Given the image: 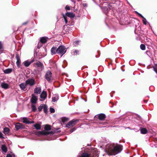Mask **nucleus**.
<instances>
[{
    "label": "nucleus",
    "mask_w": 157,
    "mask_h": 157,
    "mask_svg": "<svg viewBox=\"0 0 157 157\" xmlns=\"http://www.w3.org/2000/svg\"><path fill=\"white\" fill-rule=\"evenodd\" d=\"M122 147L121 145L108 144L106 147V151L108 155H115L120 153L122 150Z\"/></svg>",
    "instance_id": "nucleus-1"
},
{
    "label": "nucleus",
    "mask_w": 157,
    "mask_h": 157,
    "mask_svg": "<svg viewBox=\"0 0 157 157\" xmlns=\"http://www.w3.org/2000/svg\"><path fill=\"white\" fill-rule=\"evenodd\" d=\"M67 50V48H65L64 46L63 45L59 46L57 48V53L59 54H61V57L65 53Z\"/></svg>",
    "instance_id": "nucleus-2"
},
{
    "label": "nucleus",
    "mask_w": 157,
    "mask_h": 157,
    "mask_svg": "<svg viewBox=\"0 0 157 157\" xmlns=\"http://www.w3.org/2000/svg\"><path fill=\"white\" fill-rule=\"evenodd\" d=\"M78 121V120H73L69 121L66 125V127L67 128H70L76 124Z\"/></svg>",
    "instance_id": "nucleus-3"
},
{
    "label": "nucleus",
    "mask_w": 157,
    "mask_h": 157,
    "mask_svg": "<svg viewBox=\"0 0 157 157\" xmlns=\"http://www.w3.org/2000/svg\"><path fill=\"white\" fill-rule=\"evenodd\" d=\"M25 82L27 85H29L30 86H32L34 85L35 84V81L33 78H30L27 79Z\"/></svg>",
    "instance_id": "nucleus-4"
},
{
    "label": "nucleus",
    "mask_w": 157,
    "mask_h": 157,
    "mask_svg": "<svg viewBox=\"0 0 157 157\" xmlns=\"http://www.w3.org/2000/svg\"><path fill=\"white\" fill-rule=\"evenodd\" d=\"M52 76V73L49 71H47L45 75V78L48 81H50L51 80Z\"/></svg>",
    "instance_id": "nucleus-5"
},
{
    "label": "nucleus",
    "mask_w": 157,
    "mask_h": 157,
    "mask_svg": "<svg viewBox=\"0 0 157 157\" xmlns=\"http://www.w3.org/2000/svg\"><path fill=\"white\" fill-rule=\"evenodd\" d=\"M47 96V92L45 91H43L40 95V97L41 98L40 100V101H44L46 98Z\"/></svg>",
    "instance_id": "nucleus-6"
},
{
    "label": "nucleus",
    "mask_w": 157,
    "mask_h": 157,
    "mask_svg": "<svg viewBox=\"0 0 157 157\" xmlns=\"http://www.w3.org/2000/svg\"><path fill=\"white\" fill-rule=\"evenodd\" d=\"M37 100V97L34 94H33L32 95V98L31 99V101L32 103L33 104H36V102Z\"/></svg>",
    "instance_id": "nucleus-7"
},
{
    "label": "nucleus",
    "mask_w": 157,
    "mask_h": 157,
    "mask_svg": "<svg viewBox=\"0 0 157 157\" xmlns=\"http://www.w3.org/2000/svg\"><path fill=\"white\" fill-rule=\"evenodd\" d=\"M49 134V133L48 132L45 131H38L37 132H35V134L38 136H39L41 135H48Z\"/></svg>",
    "instance_id": "nucleus-8"
},
{
    "label": "nucleus",
    "mask_w": 157,
    "mask_h": 157,
    "mask_svg": "<svg viewBox=\"0 0 157 157\" xmlns=\"http://www.w3.org/2000/svg\"><path fill=\"white\" fill-rule=\"evenodd\" d=\"M15 127L16 129L18 130L21 128H24L25 126L20 123H17L15 124Z\"/></svg>",
    "instance_id": "nucleus-9"
},
{
    "label": "nucleus",
    "mask_w": 157,
    "mask_h": 157,
    "mask_svg": "<svg viewBox=\"0 0 157 157\" xmlns=\"http://www.w3.org/2000/svg\"><path fill=\"white\" fill-rule=\"evenodd\" d=\"M34 61V60L33 59L32 60L30 61H29V60H26L24 61L23 63V64L26 67H28L31 63H33Z\"/></svg>",
    "instance_id": "nucleus-10"
},
{
    "label": "nucleus",
    "mask_w": 157,
    "mask_h": 157,
    "mask_svg": "<svg viewBox=\"0 0 157 157\" xmlns=\"http://www.w3.org/2000/svg\"><path fill=\"white\" fill-rule=\"evenodd\" d=\"M16 58L17 59L16 64L18 67H19L21 63V60L20 57L18 54L16 56Z\"/></svg>",
    "instance_id": "nucleus-11"
},
{
    "label": "nucleus",
    "mask_w": 157,
    "mask_h": 157,
    "mask_svg": "<svg viewBox=\"0 0 157 157\" xmlns=\"http://www.w3.org/2000/svg\"><path fill=\"white\" fill-rule=\"evenodd\" d=\"M1 86L4 89H7L9 88V85L6 83L3 82L1 84Z\"/></svg>",
    "instance_id": "nucleus-12"
},
{
    "label": "nucleus",
    "mask_w": 157,
    "mask_h": 157,
    "mask_svg": "<svg viewBox=\"0 0 157 157\" xmlns=\"http://www.w3.org/2000/svg\"><path fill=\"white\" fill-rule=\"evenodd\" d=\"M23 121L24 123L26 124L33 123H34V121H30L27 118L25 117H24L23 118Z\"/></svg>",
    "instance_id": "nucleus-13"
},
{
    "label": "nucleus",
    "mask_w": 157,
    "mask_h": 157,
    "mask_svg": "<svg viewBox=\"0 0 157 157\" xmlns=\"http://www.w3.org/2000/svg\"><path fill=\"white\" fill-rule=\"evenodd\" d=\"M3 132L6 135H9L10 134V130L9 128L5 127L4 128Z\"/></svg>",
    "instance_id": "nucleus-14"
},
{
    "label": "nucleus",
    "mask_w": 157,
    "mask_h": 157,
    "mask_svg": "<svg viewBox=\"0 0 157 157\" xmlns=\"http://www.w3.org/2000/svg\"><path fill=\"white\" fill-rule=\"evenodd\" d=\"M27 85L26 82H23L21 83L19 85V86L20 88L22 90H25L26 86Z\"/></svg>",
    "instance_id": "nucleus-15"
},
{
    "label": "nucleus",
    "mask_w": 157,
    "mask_h": 157,
    "mask_svg": "<svg viewBox=\"0 0 157 157\" xmlns=\"http://www.w3.org/2000/svg\"><path fill=\"white\" fill-rule=\"evenodd\" d=\"M41 92V88L40 87H36L34 90V92L37 94H40Z\"/></svg>",
    "instance_id": "nucleus-16"
},
{
    "label": "nucleus",
    "mask_w": 157,
    "mask_h": 157,
    "mask_svg": "<svg viewBox=\"0 0 157 157\" xmlns=\"http://www.w3.org/2000/svg\"><path fill=\"white\" fill-rule=\"evenodd\" d=\"M51 54L52 55H54L57 53V48L56 47H53L51 49Z\"/></svg>",
    "instance_id": "nucleus-17"
},
{
    "label": "nucleus",
    "mask_w": 157,
    "mask_h": 157,
    "mask_svg": "<svg viewBox=\"0 0 157 157\" xmlns=\"http://www.w3.org/2000/svg\"><path fill=\"white\" fill-rule=\"evenodd\" d=\"M65 16H67L69 17L73 18L75 16V14L73 13L67 12L66 13Z\"/></svg>",
    "instance_id": "nucleus-18"
},
{
    "label": "nucleus",
    "mask_w": 157,
    "mask_h": 157,
    "mask_svg": "<svg viewBox=\"0 0 157 157\" xmlns=\"http://www.w3.org/2000/svg\"><path fill=\"white\" fill-rule=\"evenodd\" d=\"M35 64L37 67L40 68L41 70H42L43 68L44 67L43 65L40 62L37 61L35 63Z\"/></svg>",
    "instance_id": "nucleus-19"
},
{
    "label": "nucleus",
    "mask_w": 157,
    "mask_h": 157,
    "mask_svg": "<svg viewBox=\"0 0 157 157\" xmlns=\"http://www.w3.org/2000/svg\"><path fill=\"white\" fill-rule=\"evenodd\" d=\"M47 40V38L45 37H43L40 38V41L43 44L45 43Z\"/></svg>",
    "instance_id": "nucleus-20"
},
{
    "label": "nucleus",
    "mask_w": 157,
    "mask_h": 157,
    "mask_svg": "<svg viewBox=\"0 0 157 157\" xmlns=\"http://www.w3.org/2000/svg\"><path fill=\"white\" fill-rule=\"evenodd\" d=\"M98 117L99 120H101L104 119L105 117V115L103 113L99 114L98 116Z\"/></svg>",
    "instance_id": "nucleus-21"
},
{
    "label": "nucleus",
    "mask_w": 157,
    "mask_h": 157,
    "mask_svg": "<svg viewBox=\"0 0 157 157\" xmlns=\"http://www.w3.org/2000/svg\"><path fill=\"white\" fill-rule=\"evenodd\" d=\"M2 152L6 153L7 151V148L5 145H2L1 147Z\"/></svg>",
    "instance_id": "nucleus-22"
},
{
    "label": "nucleus",
    "mask_w": 157,
    "mask_h": 157,
    "mask_svg": "<svg viewBox=\"0 0 157 157\" xmlns=\"http://www.w3.org/2000/svg\"><path fill=\"white\" fill-rule=\"evenodd\" d=\"M34 127L37 130L40 129L41 128V124H36L34 125Z\"/></svg>",
    "instance_id": "nucleus-23"
},
{
    "label": "nucleus",
    "mask_w": 157,
    "mask_h": 157,
    "mask_svg": "<svg viewBox=\"0 0 157 157\" xmlns=\"http://www.w3.org/2000/svg\"><path fill=\"white\" fill-rule=\"evenodd\" d=\"M12 71V69L10 68H8L5 70L4 72L5 73L9 74Z\"/></svg>",
    "instance_id": "nucleus-24"
},
{
    "label": "nucleus",
    "mask_w": 157,
    "mask_h": 157,
    "mask_svg": "<svg viewBox=\"0 0 157 157\" xmlns=\"http://www.w3.org/2000/svg\"><path fill=\"white\" fill-rule=\"evenodd\" d=\"M90 156L89 154L86 153H84L79 157H90Z\"/></svg>",
    "instance_id": "nucleus-25"
},
{
    "label": "nucleus",
    "mask_w": 157,
    "mask_h": 157,
    "mask_svg": "<svg viewBox=\"0 0 157 157\" xmlns=\"http://www.w3.org/2000/svg\"><path fill=\"white\" fill-rule=\"evenodd\" d=\"M141 133L143 134H146L147 132V130L145 128H142L140 130Z\"/></svg>",
    "instance_id": "nucleus-26"
},
{
    "label": "nucleus",
    "mask_w": 157,
    "mask_h": 157,
    "mask_svg": "<svg viewBox=\"0 0 157 157\" xmlns=\"http://www.w3.org/2000/svg\"><path fill=\"white\" fill-rule=\"evenodd\" d=\"M59 99V97L58 96H56L52 98V101L55 102L57 101Z\"/></svg>",
    "instance_id": "nucleus-27"
},
{
    "label": "nucleus",
    "mask_w": 157,
    "mask_h": 157,
    "mask_svg": "<svg viewBox=\"0 0 157 157\" xmlns=\"http://www.w3.org/2000/svg\"><path fill=\"white\" fill-rule=\"evenodd\" d=\"M44 129L46 130H49L51 129V127L50 125H45Z\"/></svg>",
    "instance_id": "nucleus-28"
},
{
    "label": "nucleus",
    "mask_w": 157,
    "mask_h": 157,
    "mask_svg": "<svg viewBox=\"0 0 157 157\" xmlns=\"http://www.w3.org/2000/svg\"><path fill=\"white\" fill-rule=\"evenodd\" d=\"M43 109L44 112L46 113H47L48 111V107L46 105H44Z\"/></svg>",
    "instance_id": "nucleus-29"
},
{
    "label": "nucleus",
    "mask_w": 157,
    "mask_h": 157,
    "mask_svg": "<svg viewBox=\"0 0 157 157\" xmlns=\"http://www.w3.org/2000/svg\"><path fill=\"white\" fill-rule=\"evenodd\" d=\"M44 105V104H41L39 107L38 108L39 111H41L42 109L43 108Z\"/></svg>",
    "instance_id": "nucleus-30"
},
{
    "label": "nucleus",
    "mask_w": 157,
    "mask_h": 157,
    "mask_svg": "<svg viewBox=\"0 0 157 157\" xmlns=\"http://www.w3.org/2000/svg\"><path fill=\"white\" fill-rule=\"evenodd\" d=\"M62 15H63V18L64 19L65 24H67V17H66V16H65V15L63 14H62Z\"/></svg>",
    "instance_id": "nucleus-31"
},
{
    "label": "nucleus",
    "mask_w": 157,
    "mask_h": 157,
    "mask_svg": "<svg viewBox=\"0 0 157 157\" xmlns=\"http://www.w3.org/2000/svg\"><path fill=\"white\" fill-rule=\"evenodd\" d=\"M31 107L32 111H35L36 110V108L35 106L33 104H32L31 105Z\"/></svg>",
    "instance_id": "nucleus-32"
},
{
    "label": "nucleus",
    "mask_w": 157,
    "mask_h": 157,
    "mask_svg": "<svg viewBox=\"0 0 157 157\" xmlns=\"http://www.w3.org/2000/svg\"><path fill=\"white\" fill-rule=\"evenodd\" d=\"M140 48L142 50H145V46L143 44H141L140 45Z\"/></svg>",
    "instance_id": "nucleus-33"
},
{
    "label": "nucleus",
    "mask_w": 157,
    "mask_h": 157,
    "mask_svg": "<svg viewBox=\"0 0 157 157\" xmlns=\"http://www.w3.org/2000/svg\"><path fill=\"white\" fill-rule=\"evenodd\" d=\"M73 53V54L74 55H78L79 54V51L78 50H75Z\"/></svg>",
    "instance_id": "nucleus-34"
},
{
    "label": "nucleus",
    "mask_w": 157,
    "mask_h": 157,
    "mask_svg": "<svg viewBox=\"0 0 157 157\" xmlns=\"http://www.w3.org/2000/svg\"><path fill=\"white\" fill-rule=\"evenodd\" d=\"M68 119L66 117H63L62 119V121L63 122H65L68 121Z\"/></svg>",
    "instance_id": "nucleus-35"
},
{
    "label": "nucleus",
    "mask_w": 157,
    "mask_h": 157,
    "mask_svg": "<svg viewBox=\"0 0 157 157\" xmlns=\"http://www.w3.org/2000/svg\"><path fill=\"white\" fill-rule=\"evenodd\" d=\"M43 44L40 41L38 42L37 45L38 48H40V47L42 46Z\"/></svg>",
    "instance_id": "nucleus-36"
},
{
    "label": "nucleus",
    "mask_w": 157,
    "mask_h": 157,
    "mask_svg": "<svg viewBox=\"0 0 157 157\" xmlns=\"http://www.w3.org/2000/svg\"><path fill=\"white\" fill-rule=\"evenodd\" d=\"M143 18V23L145 25H146L147 24V20L144 17H142Z\"/></svg>",
    "instance_id": "nucleus-37"
},
{
    "label": "nucleus",
    "mask_w": 157,
    "mask_h": 157,
    "mask_svg": "<svg viewBox=\"0 0 157 157\" xmlns=\"http://www.w3.org/2000/svg\"><path fill=\"white\" fill-rule=\"evenodd\" d=\"M50 110L51 113H54L55 112V109L53 108H50Z\"/></svg>",
    "instance_id": "nucleus-38"
},
{
    "label": "nucleus",
    "mask_w": 157,
    "mask_h": 157,
    "mask_svg": "<svg viewBox=\"0 0 157 157\" xmlns=\"http://www.w3.org/2000/svg\"><path fill=\"white\" fill-rule=\"evenodd\" d=\"M65 9L66 10H70V6L68 5H67L66 6Z\"/></svg>",
    "instance_id": "nucleus-39"
},
{
    "label": "nucleus",
    "mask_w": 157,
    "mask_h": 157,
    "mask_svg": "<svg viewBox=\"0 0 157 157\" xmlns=\"http://www.w3.org/2000/svg\"><path fill=\"white\" fill-rule=\"evenodd\" d=\"M3 48V44L1 41H0V50L2 49Z\"/></svg>",
    "instance_id": "nucleus-40"
},
{
    "label": "nucleus",
    "mask_w": 157,
    "mask_h": 157,
    "mask_svg": "<svg viewBox=\"0 0 157 157\" xmlns=\"http://www.w3.org/2000/svg\"><path fill=\"white\" fill-rule=\"evenodd\" d=\"M135 12L139 16L141 17H143V16L141 14L136 11Z\"/></svg>",
    "instance_id": "nucleus-41"
},
{
    "label": "nucleus",
    "mask_w": 157,
    "mask_h": 157,
    "mask_svg": "<svg viewBox=\"0 0 157 157\" xmlns=\"http://www.w3.org/2000/svg\"><path fill=\"white\" fill-rule=\"evenodd\" d=\"M0 138H4V137H3V134L1 132H0Z\"/></svg>",
    "instance_id": "nucleus-42"
},
{
    "label": "nucleus",
    "mask_w": 157,
    "mask_h": 157,
    "mask_svg": "<svg viewBox=\"0 0 157 157\" xmlns=\"http://www.w3.org/2000/svg\"><path fill=\"white\" fill-rule=\"evenodd\" d=\"M79 43V41L78 40H77L74 42V43L75 44H78Z\"/></svg>",
    "instance_id": "nucleus-43"
},
{
    "label": "nucleus",
    "mask_w": 157,
    "mask_h": 157,
    "mask_svg": "<svg viewBox=\"0 0 157 157\" xmlns=\"http://www.w3.org/2000/svg\"><path fill=\"white\" fill-rule=\"evenodd\" d=\"M6 157H12V155L10 154H7Z\"/></svg>",
    "instance_id": "nucleus-44"
},
{
    "label": "nucleus",
    "mask_w": 157,
    "mask_h": 157,
    "mask_svg": "<svg viewBox=\"0 0 157 157\" xmlns=\"http://www.w3.org/2000/svg\"><path fill=\"white\" fill-rule=\"evenodd\" d=\"M75 129H74V130H73L72 131H71V132H73V131L75 130Z\"/></svg>",
    "instance_id": "nucleus-45"
},
{
    "label": "nucleus",
    "mask_w": 157,
    "mask_h": 157,
    "mask_svg": "<svg viewBox=\"0 0 157 157\" xmlns=\"http://www.w3.org/2000/svg\"><path fill=\"white\" fill-rule=\"evenodd\" d=\"M26 24V23H23V25H25V24Z\"/></svg>",
    "instance_id": "nucleus-46"
},
{
    "label": "nucleus",
    "mask_w": 157,
    "mask_h": 157,
    "mask_svg": "<svg viewBox=\"0 0 157 157\" xmlns=\"http://www.w3.org/2000/svg\"><path fill=\"white\" fill-rule=\"evenodd\" d=\"M85 4H83V5L84 6H85Z\"/></svg>",
    "instance_id": "nucleus-47"
},
{
    "label": "nucleus",
    "mask_w": 157,
    "mask_h": 157,
    "mask_svg": "<svg viewBox=\"0 0 157 157\" xmlns=\"http://www.w3.org/2000/svg\"><path fill=\"white\" fill-rule=\"evenodd\" d=\"M85 4H83V5L84 6H85Z\"/></svg>",
    "instance_id": "nucleus-48"
}]
</instances>
